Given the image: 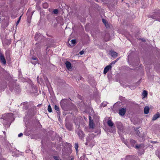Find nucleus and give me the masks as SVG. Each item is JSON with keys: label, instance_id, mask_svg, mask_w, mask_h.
<instances>
[{"label": "nucleus", "instance_id": "obj_20", "mask_svg": "<svg viewBox=\"0 0 160 160\" xmlns=\"http://www.w3.org/2000/svg\"><path fill=\"white\" fill-rule=\"evenodd\" d=\"M130 143H131V144H132V146H133L134 144L136 143V142L134 140L132 139V140H130Z\"/></svg>", "mask_w": 160, "mask_h": 160}, {"label": "nucleus", "instance_id": "obj_26", "mask_svg": "<svg viewBox=\"0 0 160 160\" xmlns=\"http://www.w3.org/2000/svg\"><path fill=\"white\" fill-rule=\"evenodd\" d=\"M136 133H137V134L139 136L140 132H139V131L138 130H136Z\"/></svg>", "mask_w": 160, "mask_h": 160}, {"label": "nucleus", "instance_id": "obj_10", "mask_svg": "<svg viewBox=\"0 0 160 160\" xmlns=\"http://www.w3.org/2000/svg\"><path fill=\"white\" fill-rule=\"evenodd\" d=\"M160 116V114L159 113H158L156 114H155L153 116L152 118V120L154 121L156 120Z\"/></svg>", "mask_w": 160, "mask_h": 160}, {"label": "nucleus", "instance_id": "obj_5", "mask_svg": "<svg viewBox=\"0 0 160 160\" xmlns=\"http://www.w3.org/2000/svg\"><path fill=\"white\" fill-rule=\"evenodd\" d=\"M126 109L125 108H122L119 110V113L121 116H123L125 113Z\"/></svg>", "mask_w": 160, "mask_h": 160}, {"label": "nucleus", "instance_id": "obj_35", "mask_svg": "<svg viewBox=\"0 0 160 160\" xmlns=\"http://www.w3.org/2000/svg\"><path fill=\"white\" fill-rule=\"evenodd\" d=\"M158 157L159 158H160V154L159 155V156H158Z\"/></svg>", "mask_w": 160, "mask_h": 160}, {"label": "nucleus", "instance_id": "obj_15", "mask_svg": "<svg viewBox=\"0 0 160 160\" xmlns=\"http://www.w3.org/2000/svg\"><path fill=\"white\" fill-rule=\"evenodd\" d=\"M107 124L110 127H112L113 125V123L110 120H109L108 121Z\"/></svg>", "mask_w": 160, "mask_h": 160}, {"label": "nucleus", "instance_id": "obj_38", "mask_svg": "<svg viewBox=\"0 0 160 160\" xmlns=\"http://www.w3.org/2000/svg\"><path fill=\"white\" fill-rule=\"evenodd\" d=\"M3 132V133H4V134H5V131H4V132Z\"/></svg>", "mask_w": 160, "mask_h": 160}, {"label": "nucleus", "instance_id": "obj_22", "mask_svg": "<svg viewBox=\"0 0 160 160\" xmlns=\"http://www.w3.org/2000/svg\"><path fill=\"white\" fill-rule=\"evenodd\" d=\"M78 143H75V149L77 152L78 151Z\"/></svg>", "mask_w": 160, "mask_h": 160}, {"label": "nucleus", "instance_id": "obj_14", "mask_svg": "<svg viewBox=\"0 0 160 160\" xmlns=\"http://www.w3.org/2000/svg\"><path fill=\"white\" fill-rule=\"evenodd\" d=\"M54 108H55V110L58 111L57 114H58V115L59 116L60 113V112H59V107L57 105H55Z\"/></svg>", "mask_w": 160, "mask_h": 160}, {"label": "nucleus", "instance_id": "obj_24", "mask_svg": "<svg viewBox=\"0 0 160 160\" xmlns=\"http://www.w3.org/2000/svg\"><path fill=\"white\" fill-rule=\"evenodd\" d=\"M39 36V34H36L35 35V39L37 40V39H38Z\"/></svg>", "mask_w": 160, "mask_h": 160}, {"label": "nucleus", "instance_id": "obj_19", "mask_svg": "<svg viewBox=\"0 0 160 160\" xmlns=\"http://www.w3.org/2000/svg\"><path fill=\"white\" fill-rule=\"evenodd\" d=\"M48 110L49 112H52V109L50 105L49 104L48 106Z\"/></svg>", "mask_w": 160, "mask_h": 160}, {"label": "nucleus", "instance_id": "obj_21", "mask_svg": "<svg viewBox=\"0 0 160 160\" xmlns=\"http://www.w3.org/2000/svg\"><path fill=\"white\" fill-rule=\"evenodd\" d=\"M43 8H47L48 7V4L47 3H45L43 4Z\"/></svg>", "mask_w": 160, "mask_h": 160}, {"label": "nucleus", "instance_id": "obj_36", "mask_svg": "<svg viewBox=\"0 0 160 160\" xmlns=\"http://www.w3.org/2000/svg\"><path fill=\"white\" fill-rule=\"evenodd\" d=\"M118 59H116L115 61H116V62L118 61Z\"/></svg>", "mask_w": 160, "mask_h": 160}, {"label": "nucleus", "instance_id": "obj_6", "mask_svg": "<svg viewBox=\"0 0 160 160\" xmlns=\"http://www.w3.org/2000/svg\"><path fill=\"white\" fill-rule=\"evenodd\" d=\"M89 126L90 128H93L94 126V124L93 123V121L92 120L91 117H89Z\"/></svg>", "mask_w": 160, "mask_h": 160}, {"label": "nucleus", "instance_id": "obj_40", "mask_svg": "<svg viewBox=\"0 0 160 160\" xmlns=\"http://www.w3.org/2000/svg\"><path fill=\"white\" fill-rule=\"evenodd\" d=\"M125 144H126V145H127V144H126V143H125Z\"/></svg>", "mask_w": 160, "mask_h": 160}, {"label": "nucleus", "instance_id": "obj_12", "mask_svg": "<svg viewBox=\"0 0 160 160\" xmlns=\"http://www.w3.org/2000/svg\"><path fill=\"white\" fill-rule=\"evenodd\" d=\"M150 108L148 106H146L144 108V113L145 114H148Z\"/></svg>", "mask_w": 160, "mask_h": 160}, {"label": "nucleus", "instance_id": "obj_37", "mask_svg": "<svg viewBox=\"0 0 160 160\" xmlns=\"http://www.w3.org/2000/svg\"><path fill=\"white\" fill-rule=\"evenodd\" d=\"M118 59H116L115 61H116V62L118 61Z\"/></svg>", "mask_w": 160, "mask_h": 160}, {"label": "nucleus", "instance_id": "obj_33", "mask_svg": "<svg viewBox=\"0 0 160 160\" xmlns=\"http://www.w3.org/2000/svg\"><path fill=\"white\" fill-rule=\"evenodd\" d=\"M21 17H22V16H20L19 17V18H18V20L20 21V19H21Z\"/></svg>", "mask_w": 160, "mask_h": 160}, {"label": "nucleus", "instance_id": "obj_9", "mask_svg": "<svg viewBox=\"0 0 160 160\" xmlns=\"http://www.w3.org/2000/svg\"><path fill=\"white\" fill-rule=\"evenodd\" d=\"M66 66L68 70L71 69V63L68 61H67L65 62Z\"/></svg>", "mask_w": 160, "mask_h": 160}, {"label": "nucleus", "instance_id": "obj_25", "mask_svg": "<svg viewBox=\"0 0 160 160\" xmlns=\"http://www.w3.org/2000/svg\"><path fill=\"white\" fill-rule=\"evenodd\" d=\"M107 105V103L106 102H103L102 103V105L103 106V107H105Z\"/></svg>", "mask_w": 160, "mask_h": 160}, {"label": "nucleus", "instance_id": "obj_18", "mask_svg": "<svg viewBox=\"0 0 160 160\" xmlns=\"http://www.w3.org/2000/svg\"><path fill=\"white\" fill-rule=\"evenodd\" d=\"M142 94L143 96H144V97H146L148 95L147 92L145 90L143 91Z\"/></svg>", "mask_w": 160, "mask_h": 160}, {"label": "nucleus", "instance_id": "obj_7", "mask_svg": "<svg viewBox=\"0 0 160 160\" xmlns=\"http://www.w3.org/2000/svg\"><path fill=\"white\" fill-rule=\"evenodd\" d=\"M112 68V66L110 65H109L107 66L104 69L103 73L106 74Z\"/></svg>", "mask_w": 160, "mask_h": 160}, {"label": "nucleus", "instance_id": "obj_2", "mask_svg": "<svg viewBox=\"0 0 160 160\" xmlns=\"http://www.w3.org/2000/svg\"><path fill=\"white\" fill-rule=\"evenodd\" d=\"M95 137V136L92 133L89 134V136L87 139V142L85 143V145H87L89 144L91 146L92 145V139Z\"/></svg>", "mask_w": 160, "mask_h": 160}, {"label": "nucleus", "instance_id": "obj_27", "mask_svg": "<svg viewBox=\"0 0 160 160\" xmlns=\"http://www.w3.org/2000/svg\"><path fill=\"white\" fill-rule=\"evenodd\" d=\"M115 63H116V61H113L112 62V63L110 64V65L111 66L113 64H115Z\"/></svg>", "mask_w": 160, "mask_h": 160}, {"label": "nucleus", "instance_id": "obj_11", "mask_svg": "<svg viewBox=\"0 0 160 160\" xmlns=\"http://www.w3.org/2000/svg\"><path fill=\"white\" fill-rule=\"evenodd\" d=\"M32 60H35V62H33L32 61H31V62L34 64H36L38 63V59L37 58L35 57H32Z\"/></svg>", "mask_w": 160, "mask_h": 160}, {"label": "nucleus", "instance_id": "obj_17", "mask_svg": "<svg viewBox=\"0 0 160 160\" xmlns=\"http://www.w3.org/2000/svg\"><path fill=\"white\" fill-rule=\"evenodd\" d=\"M102 21L105 24L106 27L107 28H108V27H109V25L108 23L107 22L106 20L105 19H102Z\"/></svg>", "mask_w": 160, "mask_h": 160}, {"label": "nucleus", "instance_id": "obj_13", "mask_svg": "<svg viewBox=\"0 0 160 160\" xmlns=\"http://www.w3.org/2000/svg\"><path fill=\"white\" fill-rule=\"evenodd\" d=\"M66 128L69 130H71L72 129V125L71 124L67 123L66 125Z\"/></svg>", "mask_w": 160, "mask_h": 160}, {"label": "nucleus", "instance_id": "obj_28", "mask_svg": "<svg viewBox=\"0 0 160 160\" xmlns=\"http://www.w3.org/2000/svg\"><path fill=\"white\" fill-rule=\"evenodd\" d=\"M23 135V134L22 133H19L18 135V137H21V136H22Z\"/></svg>", "mask_w": 160, "mask_h": 160}, {"label": "nucleus", "instance_id": "obj_29", "mask_svg": "<svg viewBox=\"0 0 160 160\" xmlns=\"http://www.w3.org/2000/svg\"><path fill=\"white\" fill-rule=\"evenodd\" d=\"M53 158L55 160H59L58 157L57 156H54Z\"/></svg>", "mask_w": 160, "mask_h": 160}, {"label": "nucleus", "instance_id": "obj_23", "mask_svg": "<svg viewBox=\"0 0 160 160\" xmlns=\"http://www.w3.org/2000/svg\"><path fill=\"white\" fill-rule=\"evenodd\" d=\"M58 12V10L57 9L54 10L53 13L55 14H57Z\"/></svg>", "mask_w": 160, "mask_h": 160}, {"label": "nucleus", "instance_id": "obj_30", "mask_svg": "<svg viewBox=\"0 0 160 160\" xmlns=\"http://www.w3.org/2000/svg\"><path fill=\"white\" fill-rule=\"evenodd\" d=\"M84 53V52L83 51H82L80 52L79 53L80 55H82Z\"/></svg>", "mask_w": 160, "mask_h": 160}, {"label": "nucleus", "instance_id": "obj_1", "mask_svg": "<svg viewBox=\"0 0 160 160\" xmlns=\"http://www.w3.org/2000/svg\"><path fill=\"white\" fill-rule=\"evenodd\" d=\"M13 114L10 113L7 114L3 117V118L1 119L4 126H9L10 121L13 118Z\"/></svg>", "mask_w": 160, "mask_h": 160}, {"label": "nucleus", "instance_id": "obj_16", "mask_svg": "<svg viewBox=\"0 0 160 160\" xmlns=\"http://www.w3.org/2000/svg\"><path fill=\"white\" fill-rule=\"evenodd\" d=\"M70 42H71V45H70L71 46H73L76 43V41L75 39H73Z\"/></svg>", "mask_w": 160, "mask_h": 160}, {"label": "nucleus", "instance_id": "obj_34", "mask_svg": "<svg viewBox=\"0 0 160 160\" xmlns=\"http://www.w3.org/2000/svg\"><path fill=\"white\" fill-rule=\"evenodd\" d=\"M157 20H158V21H160V19H158Z\"/></svg>", "mask_w": 160, "mask_h": 160}, {"label": "nucleus", "instance_id": "obj_39", "mask_svg": "<svg viewBox=\"0 0 160 160\" xmlns=\"http://www.w3.org/2000/svg\"><path fill=\"white\" fill-rule=\"evenodd\" d=\"M39 78V77H37V78Z\"/></svg>", "mask_w": 160, "mask_h": 160}, {"label": "nucleus", "instance_id": "obj_3", "mask_svg": "<svg viewBox=\"0 0 160 160\" xmlns=\"http://www.w3.org/2000/svg\"><path fill=\"white\" fill-rule=\"evenodd\" d=\"M0 61L3 64H5L6 63L4 55L1 53H0Z\"/></svg>", "mask_w": 160, "mask_h": 160}, {"label": "nucleus", "instance_id": "obj_8", "mask_svg": "<svg viewBox=\"0 0 160 160\" xmlns=\"http://www.w3.org/2000/svg\"><path fill=\"white\" fill-rule=\"evenodd\" d=\"M110 55L113 57H116L118 56V53L115 52L113 51H110Z\"/></svg>", "mask_w": 160, "mask_h": 160}, {"label": "nucleus", "instance_id": "obj_4", "mask_svg": "<svg viewBox=\"0 0 160 160\" xmlns=\"http://www.w3.org/2000/svg\"><path fill=\"white\" fill-rule=\"evenodd\" d=\"M78 134L80 139H82L85 136V134L83 133V132L81 130H79L78 131Z\"/></svg>", "mask_w": 160, "mask_h": 160}, {"label": "nucleus", "instance_id": "obj_32", "mask_svg": "<svg viewBox=\"0 0 160 160\" xmlns=\"http://www.w3.org/2000/svg\"><path fill=\"white\" fill-rule=\"evenodd\" d=\"M19 22H20V21L18 20V21H17V23H16V25H17L18 24Z\"/></svg>", "mask_w": 160, "mask_h": 160}, {"label": "nucleus", "instance_id": "obj_31", "mask_svg": "<svg viewBox=\"0 0 160 160\" xmlns=\"http://www.w3.org/2000/svg\"><path fill=\"white\" fill-rule=\"evenodd\" d=\"M140 146H140V145H136V146H135V148H139L140 147Z\"/></svg>", "mask_w": 160, "mask_h": 160}]
</instances>
